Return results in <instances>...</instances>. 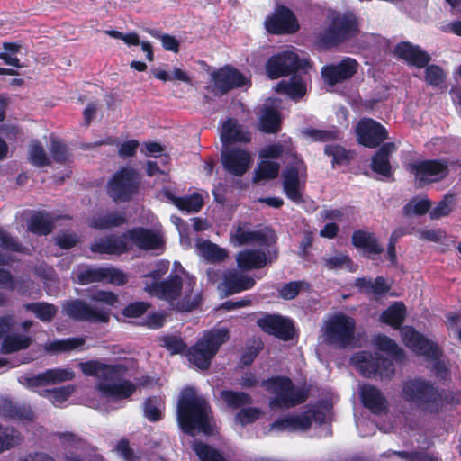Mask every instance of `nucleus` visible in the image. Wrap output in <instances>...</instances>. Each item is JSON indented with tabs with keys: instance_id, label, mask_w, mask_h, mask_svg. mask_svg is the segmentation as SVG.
<instances>
[{
	"instance_id": "6",
	"label": "nucleus",
	"mask_w": 461,
	"mask_h": 461,
	"mask_svg": "<svg viewBox=\"0 0 461 461\" xmlns=\"http://www.w3.org/2000/svg\"><path fill=\"white\" fill-rule=\"evenodd\" d=\"M401 397L417 408L430 412L437 411L442 404L438 391L428 381L420 378L404 381Z\"/></svg>"
},
{
	"instance_id": "46",
	"label": "nucleus",
	"mask_w": 461,
	"mask_h": 461,
	"mask_svg": "<svg viewBox=\"0 0 461 461\" xmlns=\"http://www.w3.org/2000/svg\"><path fill=\"white\" fill-rule=\"evenodd\" d=\"M406 317V307L401 302H396L384 311L380 321L393 328H399Z\"/></svg>"
},
{
	"instance_id": "19",
	"label": "nucleus",
	"mask_w": 461,
	"mask_h": 461,
	"mask_svg": "<svg viewBox=\"0 0 461 461\" xmlns=\"http://www.w3.org/2000/svg\"><path fill=\"white\" fill-rule=\"evenodd\" d=\"M276 239V233L270 228L251 230L246 224L238 226L230 236L231 242L236 246L257 244L264 249L275 243Z\"/></svg>"
},
{
	"instance_id": "14",
	"label": "nucleus",
	"mask_w": 461,
	"mask_h": 461,
	"mask_svg": "<svg viewBox=\"0 0 461 461\" xmlns=\"http://www.w3.org/2000/svg\"><path fill=\"white\" fill-rule=\"evenodd\" d=\"M64 449L65 461H102L96 450L78 436L71 432L57 434Z\"/></svg>"
},
{
	"instance_id": "20",
	"label": "nucleus",
	"mask_w": 461,
	"mask_h": 461,
	"mask_svg": "<svg viewBox=\"0 0 461 461\" xmlns=\"http://www.w3.org/2000/svg\"><path fill=\"white\" fill-rule=\"evenodd\" d=\"M210 76L213 83V91L220 95L226 94L233 88L247 86L249 83L248 78L244 75L230 66L214 70Z\"/></svg>"
},
{
	"instance_id": "61",
	"label": "nucleus",
	"mask_w": 461,
	"mask_h": 461,
	"mask_svg": "<svg viewBox=\"0 0 461 461\" xmlns=\"http://www.w3.org/2000/svg\"><path fill=\"white\" fill-rule=\"evenodd\" d=\"M89 299L96 303H101L105 306H113L118 302V297L115 294L104 290H92L88 294Z\"/></svg>"
},
{
	"instance_id": "2",
	"label": "nucleus",
	"mask_w": 461,
	"mask_h": 461,
	"mask_svg": "<svg viewBox=\"0 0 461 461\" xmlns=\"http://www.w3.org/2000/svg\"><path fill=\"white\" fill-rule=\"evenodd\" d=\"M267 157H285V166L282 172L283 191L294 203L303 202V193L307 181V166L296 152L290 138L267 146Z\"/></svg>"
},
{
	"instance_id": "31",
	"label": "nucleus",
	"mask_w": 461,
	"mask_h": 461,
	"mask_svg": "<svg viewBox=\"0 0 461 461\" xmlns=\"http://www.w3.org/2000/svg\"><path fill=\"white\" fill-rule=\"evenodd\" d=\"M394 52L399 58L418 68L425 67L430 60L428 53L409 42L399 43Z\"/></svg>"
},
{
	"instance_id": "48",
	"label": "nucleus",
	"mask_w": 461,
	"mask_h": 461,
	"mask_svg": "<svg viewBox=\"0 0 461 461\" xmlns=\"http://www.w3.org/2000/svg\"><path fill=\"white\" fill-rule=\"evenodd\" d=\"M23 439L22 434L14 428L0 425V453L19 446Z\"/></svg>"
},
{
	"instance_id": "29",
	"label": "nucleus",
	"mask_w": 461,
	"mask_h": 461,
	"mask_svg": "<svg viewBox=\"0 0 461 461\" xmlns=\"http://www.w3.org/2000/svg\"><path fill=\"white\" fill-rule=\"evenodd\" d=\"M360 398L363 405L373 413L380 414L387 408V401L382 392L371 384L360 387Z\"/></svg>"
},
{
	"instance_id": "58",
	"label": "nucleus",
	"mask_w": 461,
	"mask_h": 461,
	"mask_svg": "<svg viewBox=\"0 0 461 461\" xmlns=\"http://www.w3.org/2000/svg\"><path fill=\"white\" fill-rule=\"evenodd\" d=\"M29 160L36 167H44L49 164L45 149L37 140L32 141L30 145Z\"/></svg>"
},
{
	"instance_id": "34",
	"label": "nucleus",
	"mask_w": 461,
	"mask_h": 461,
	"mask_svg": "<svg viewBox=\"0 0 461 461\" xmlns=\"http://www.w3.org/2000/svg\"><path fill=\"white\" fill-rule=\"evenodd\" d=\"M396 150V146L393 142L384 144L374 155L371 167L374 172L384 176H390L392 167L389 157Z\"/></svg>"
},
{
	"instance_id": "40",
	"label": "nucleus",
	"mask_w": 461,
	"mask_h": 461,
	"mask_svg": "<svg viewBox=\"0 0 461 461\" xmlns=\"http://www.w3.org/2000/svg\"><path fill=\"white\" fill-rule=\"evenodd\" d=\"M0 414L21 422L32 421L34 414L29 407L15 406L10 400H0Z\"/></svg>"
},
{
	"instance_id": "63",
	"label": "nucleus",
	"mask_w": 461,
	"mask_h": 461,
	"mask_svg": "<svg viewBox=\"0 0 461 461\" xmlns=\"http://www.w3.org/2000/svg\"><path fill=\"white\" fill-rule=\"evenodd\" d=\"M324 151L326 155L332 157L333 165H341L349 159V153L339 145H327Z\"/></svg>"
},
{
	"instance_id": "24",
	"label": "nucleus",
	"mask_w": 461,
	"mask_h": 461,
	"mask_svg": "<svg viewBox=\"0 0 461 461\" xmlns=\"http://www.w3.org/2000/svg\"><path fill=\"white\" fill-rule=\"evenodd\" d=\"M356 133L360 144L375 148L387 138V131L379 122L372 119H362L358 122Z\"/></svg>"
},
{
	"instance_id": "10",
	"label": "nucleus",
	"mask_w": 461,
	"mask_h": 461,
	"mask_svg": "<svg viewBox=\"0 0 461 461\" xmlns=\"http://www.w3.org/2000/svg\"><path fill=\"white\" fill-rule=\"evenodd\" d=\"M228 339L229 332L226 329H213L204 332L196 344L189 349V361L199 369H207L220 346Z\"/></svg>"
},
{
	"instance_id": "15",
	"label": "nucleus",
	"mask_w": 461,
	"mask_h": 461,
	"mask_svg": "<svg viewBox=\"0 0 461 461\" xmlns=\"http://www.w3.org/2000/svg\"><path fill=\"white\" fill-rule=\"evenodd\" d=\"M351 361L357 369L365 377L380 375L381 378H389L394 373V366L390 359L383 358L378 354L372 355L362 351L355 354Z\"/></svg>"
},
{
	"instance_id": "5",
	"label": "nucleus",
	"mask_w": 461,
	"mask_h": 461,
	"mask_svg": "<svg viewBox=\"0 0 461 461\" xmlns=\"http://www.w3.org/2000/svg\"><path fill=\"white\" fill-rule=\"evenodd\" d=\"M262 386L272 394L269 400V408L275 412L294 408L307 399L305 389L295 385L286 376H273L264 380Z\"/></svg>"
},
{
	"instance_id": "33",
	"label": "nucleus",
	"mask_w": 461,
	"mask_h": 461,
	"mask_svg": "<svg viewBox=\"0 0 461 461\" xmlns=\"http://www.w3.org/2000/svg\"><path fill=\"white\" fill-rule=\"evenodd\" d=\"M86 339L85 337L67 338L57 339L44 344L43 348L46 352L51 354H60L71 351H83L86 349Z\"/></svg>"
},
{
	"instance_id": "45",
	"label": "nucleus",
	"mask_w": 461,
	"mask_h": 461,
	"mask_svg": "<svg viewBox=\"0 0 461 461\" xmlns=\"http://www.w3.org/2000/svg\"><path fill=\"white\" fill-rule=\"evenodd\" d=\"M195 251L200 257L210 262L221 261L227 256L223 249L209 240H197Z\"/></svg>"
},
{
	"instance_id": "54",
	"label": "nucleus",
	"mask_w": 461,
	"mask_h": 461,
	"mask_svg": "<svg viewBox=\"0 0 461 461\" xmlns=\"http://www.w3.org/2000/svg\"><path fill=\"white\" fill-rule=\"evenodd\" d=\"M303 137L313 141H328L336 140L339 137V131L335 127L330 130H320L313 128H305L301 131Z\"/></svg>"
},
{
	"instance_id": "8",
	"label": "nucleus",
	"mask_w": 461,
	"mask_h": 461,
	"mask_svg": "<svg viewBox=\"0 0 461 461\" xmlns=\"http://www.w3.org/2000/svg\"><path fill=\"white\" fill-rule=\"evenodd\" d=\"M327 23L318 36L319 42L325 47L336 45L358 31L357 18L352 13L339 14L329 10Z\"/></svg>"
},
{
	"instance_id": "38",
	"label": "nucleus",
	"mask_w": 461,
	"mask_h": 461,
	"mask_svg": "<svg viewBox=\"0 0 461 461\" xmlns=\"http://www.w3.org/2000/svg\"><path fill=\"white\" fill-rule=\"evenodd\" d=\"M164 195L179 210L189 213L199 212L203 205V197L197 193H194L188 196L177 197L170 191L166 190Z\"/></svg>"
},
{
	"instance_id": "56",
	"label": "nucleus",
	"mask_w": 461,
	"mask_h": 461,
	"mask_svg": "<svg viewBox=\"0 0 461 461\" xmlns=\"http://www.w3.org/2000/svg\"><path fill=\"white\" fill-rule=\"evenodd\" d=\"M145 32L150 36L160 40L163 48L167 51L177 53L179 51V41L173 35L162 33L158 29L146 28Z\"/></svg>"
},
{
	"instance_id": "47",
	"label": "nucleus",
	"mask_w": 461,
	"mask_h": 461,
	"mask_svg": "<svg viewBox=\"0 0 461 461\" xmlns=\"http://www.w3.org/2000/svg\"><path fill=\"white\" fill-rule=\"evenodd\" d=\"M23 308L43 322L51 321L58 312L55 305L45 302L26 303Z\"/></svg>"
},
{
	"instance_id": "52",
	"label": "nucleus",
	"mask_w": 461,
	"mask_h": 461,
	"mask_svg": "<svg viewBox=\"0 0 461 461\" xmlns=\"http://www.w3.org/2000/svg\"><path fill=\"white\" fill-rule=\"evenodd\" d=\"M192 447L200 461H226L218 450L207 444L194 440Z\"/></svg>"
},
{
	"instance_id": "18",
	"label": "nucleus",
	"mask_w": 461,
	"mask_h": 461,
	"mask_svg": "<svg viewBox=\"0 0 461 461\" xmlns=\"http://www.w3.org/2000/svg\"><path fill=\"white\" fill-rule=\"evenodd\" d=\"M65 313L81 321L105 323L110 318V310L105 306H91L82 300H72L63 305Z\"/></svg>"
},
{
	"instance_id": "7",
	"label": "nucleus",
	"mask_w": 461,
	"mask_h": 461,
	"mask_svg": "<svg viewBox=\"0 0 461 461\" xmlns=\"http://www.w3.org/2000/svg\"><path fill=\"white\" fill-rule=\"evenodd\" d=\"M401 335L406 347L416 354L423 356L428 360L434 362L433 370L438 378H447V368L445 363L439 360L441 351L435 342L429 340L411 326L402 327Z\"/></svg>"
},
{
	"instance_id": "43",
	"label": "nucleus",
	"mask_w": 461,
	"mask_h": 461,
	"mask_svg": "<svg viewBox=\"0 0 461 461\" xmlns=\"http://www.w3.org/2000/svg\"><path fill=\"white\" fill-rule=\"evenodd\" d=\"M354 246L363 249L368 255H378L383 248L378 244L374 234L363 230L355 231L352 236Z\"/></svg>"
},
{
	"instance_id": "4",
	"label": "nucleus",
	"mask_w": 461,
	"mask_h": 461,
	"mask_svg": "<svg viewBox=\"0 0 461 461\" xmlns=\"http://www.w3.org/2000/svg\"><path fill=\"white\" fill-rule=\"evenodd\" d=\"M212 411L206 400L196 395L193 388H185L177 405V420L182 429L194 436L197 432L210 435L213 431Z\"/></svg>"
},
{
	"instance_id": "25",
	"label": "nucleus",
	"mask_w": 461,
	"mask_h": 461,
	"mask_svg": "<svg viewBox=\"0 0 461 461\" xmlns=\"http://www.w3.org/2000/svg\"><path fill=\"white\" fill-rule=\"evenodd\" d=\"M358 64L351 58H345L338 64H330L321 68V77L324 82L334 86L351 78L357 71Z\"/></svg>"
},
{
	"instance_id": "26",
	"label": "nucleus",
	"mask_w": 461,
	"mask_h": 461,
	"mask_svg": "<svg viewBox=\"0 0 461 461\" xmlns=\"http://www.w3.org/2000/svg\"><path fill=\"white\" fill-rule=\"evenodd\" d=\"M251 156L243 149H229L221 152V162L224 169L236 176L244 175L251 166Z\"/></svg>"
},
{
	"instance_id": "55",
	"label": "nucleus",
	"mask_w": 461,
	"mask_h": 461,
	"mask_svg": "<svg viewBox=\"0 0 461 461\" xmlns=\"http://www.w3.org/2000/svg\"><path fill=\"white\" fill-rule=\"evenodd\" d=\"M164 402L160 397H151L146 400L143 406L144 416L150 421H157L162 418Z\"/></svg>"
},
{
	"instance_id": "1",
	"label": "nucleus",
	"mask_w": 461,
	"mask_h": 461,
	"mask_svg": "<svg viewBox=\"0 0 461 461\" xmlns=\"http://www.w3.org/2000/svg\"><path fill=\"white\" fill-rule=\"evenodd\" d=\"M179 270L164 280L159 279L168 271V261H158L155 269L143 276L144 289L152 296L165 300L176 310L191 312L202 303V290L196 287V278L186 272L179 263Z\"/></svg>"
},
{
	"instance_id": "37",
	"label": "nucleus",
	"mask_w": 461,
	"mask_h": 461,
	"mask_svg": "<svg viewBox=\"0 0 461 461\" xmlns=\"http://www.w3.org/2000/svg\"><path fill=\"white\" fill-rule=\"evenodd\" d=\"M267 149L265 147L259 153V157L261 161L255 170L254 180L256 182L260 180H267L276 178L278 176L280 170V165L273 161V159L283 158L285 159V157H267L264 156V151Z\"/></svg>"
},
{
	"instance_id": "49",
	"label": "nucleus",
	"mask_w": 461,
	"mask_h": 461,
	"mask_svg": "<svg viewBox=\"0 0 461 461\" xmlns=\"http://www.w3.org/2000/svg\"><path fill=\"white\" fill-rule=\"evenodd\" d=\"M28 229L33 233L47 235L52 230V221L48 213L38 212L31 217Z\"/></svg>"
},
{
	"instance_id": "36",
	"label": "nucleus",
	"mask_w": 461,
	"mask_h": 461,
	"mask_svg": "<svg viewBox=\"0 0 461 461\" xmlns=\"http://www.w3.org/2000/svg\"><path fill=\"white\" fill-rule=\"evenodd\" d=\"M221 140L226 148L231 142H247L250 137L249 133L244 131L236 120L229 119L221 126Z\"/></svg>"
},
{
	"instance_id": "57",
	"label": "nucleus",
	"mask_w": 461,
	"mask_h": 461,
	"mask_svg": "<svg viewBox=\"0 0 461 461\" xmlns=\"http://www.w3.org/2000/svg\"><path fill=\"white\" fill-rule=\"evenodd\" d=\"M221 398L232 408H238L251 403L250 396L245 393L223 391L221 392Z\"/></svg>"
},
{
	"instance_id": "50",
	"label": "nucleus",
	"mask_w": 461,
	"mask_h": 461,
	"mask_svg": "<svg viewBox=\"0 0 461 461\" xmlns=\"http://www.w3.org/2000/svg\"><path fill=\"white\" fill-rule=\"evenodd\" d=\"M73 392L74 386L67 385L54 390H43L40 394L47 398L54 406L61 407L62 404L68 401Z\"/></svg>"
},
{
	"instance_id": "60",
	"label": "nucleus",
	"mask_w": 461,
	"mask_h": 461,
	"mask_svg": "<svg viewBox=\"0 0 461 461\" xmlns=\"http://www.w3.org/2000/svg\"><path fill=\"white\" fill-rule=\"evenodd\" d=\"M310 285L304 281L290 282L280 290V295L285 300L294 299L301 291H308Z\"/></svg>"
},
{
	"instance_id": "21",
	"label": "nucleus",
	"mask_w": 461,
	"mask_h": 461,
	"mask_svg": "<svg viewBox=\"0 0 461 461\" xmlns=\"http://www.w3.org/2000/svg\"><path fill=\"white\" fill-rule=\"evenodd\" d=\"M75 375L70 368H53L48 369L38 375H23L18 378L21 384L34 388L45 386L49 384H56L66 381L72 380Z\"/></svg>"
},
{
	"instance_id": "59",
	"label": "nucleus",
	"mask_w": 461,
	"mask_h": 461,
	"mask_svg": "<svg viewBox=\"0 0 461 461\" xmlns=\"http://www.w3.org/2000/svg\"><path fill=\"white\" fill-rule=\"evenodd\" d=\"M455 203V196L452 194H447L442 201L430 212L431 219H439L448 215Z\"/></svg>"
},
{
	"instance_id": "35",
	"label": "nucleus",
	"mask_w": 461,
	"mask_h": 461,
	"mask_svg": "<svg viewBox=\"0 0 461 461\" xmlns=\"http://www.w3.org/2000/svg\"><path fill=\"white\" fill-rule=\"evenodd\" d=\"M126 223V215L122 212H101L93 215L89 225L95 229H112Z\"/></svg>"
},
{
	"instance_id": "27",
	"label": "nucleus",
	"mask_w": 461,
	"mask_h": 461,
	"mask_svg": "<svg viewBox=\"0 0 461 461\" xmlns=\"http://www.w3.org/2000/svg\"><path fill=\"white\" fill-rule=\"evenodd\" d=\"M258 325L267 333L284 340L292 339L294 326L289 319L278 315H268L258 321Z\"/></svg>"
},
{
	"instance_id": "32",
	"label": "nucleus",
	"mask_w": 461,
	"mask_h": 461,
	"mask_svg": "<svg viewBox=\"0 0 461 461\" xmlns=\"http://www.w3.org/2000/svg\"><path fill=\"white\" fill-rule=\"evenodd\" d=\"M255 281L249 276L239 270H229L223 274V282L225 290L229 294L240 293L253 287Z\"/></svg>"
},
{
	"instance_id": "62",
	"label": "nucleus",
	"mask_w": 461,
	"mask_h": 461,
	"mask_svg": "<svg viewBox=\"0 0 461 461\" xmlns=\"http://www.w3.org/2000/svg\"><path fill=\"white\" fill-rule=\"evenodd\" d=\"M430 208V202L426 198H416L408 203L403 210L406 214L422 215Z\"/></svg>"
},
{
	"instance_id": "23",
	"label": "nucleus",
	"mask_w": 461,
	"mask_h": 461,
	"mask_svg": "<svg viewBox=\"0 0 461 461\" xmlns=\"http://www.w3.org/2000/svg\"><path fill=\"white\" fill-rule=\"evenodd\" d=\"M125 237L130 246L142 250L162 249L164 240L161 234L154 230L136 227L125 231Z\"/></svg>"
},
{
	"instance_id": "30",
	"label": "nucleus",
	"mask_w": 461,
	"mask_h": 461,
	"mask_svg": "<svg viewBox=\"0 0 461 461\" xmlns=\"http://www.w3.org/2000/svg\"><path fill=\"white\" fill-rule=\"evenodd\" d=\"M236 261L240 269L250 270L264 267L268 259L263 249H246L237 254Z\"/></svg>"
},
{
	"instance_id": "13",
	"label": "nucleus",
	"mask_w": 461,
	"mask_h": 461,
	"mask_svg": "<svg viewBox=\"0 0 461 461\" xmlns=\"http://www.w3.org/2000/svg\"><path fill=\"white\" fill-rule=\"evenodd\" d=\"M74 275L75 282L82 285L95 282L122 285L128 281L127 276L122 270L113 267L78 266Z\"/></svg>"
},
{
	"instance_id": "64",
	"label": "nucleus",
	"mask_w": 461,
	"mask_h": 461,
	"mask_svg": "<svg viewBox=\"0 0 461 461\" xmlns=\"http://www.w3.org/2000/svg\"><path fill=\"white\" fill-rule=\"evenodd\" d=\"M445 77L443 69L438 66L431 65L426 68V81L431 86H439L444 82Z\"/></svg>"
},
{
	"instance_id": "12",
	"label": "nucleus",
	"mask_w": 461,
	"mask_h": 461,
	"mask_svg": "<svg viewBox=\"0 0 461 461\" xmlns=\"http://www.w3.org/2000/svg\"><path fill=\"white\" fill-rule=\"evenodd\" d=\"M138 174L131 167H122L107 185L108 195L116 203L127 202L137 193Z\"/></svg>"
},
{
	"instance_id": "9",
	"label": "nucleus",
	"mask_w": 461,
	"mask_h": 461,
	"mask_svg": "<svg viewBox=\"0 0 461 461\" xmlns=\"http://www.w3.org/2000/svg\"><path fill=\"white\" fill-rule=\"evenodd\" d=\"M356 321L354 318L339 312L324 320L321 328L323 341L339 348L351 346L355 340Z\"/></svg>"
},
{
	"instance_id": "3",
	"label": "nucleus",
	"mask_w": 461,
	"mask_h": 461,
	"mask_svg": "<svg viewBox=\"0 0 461 461\" xmlns=\"http://www.w3.org/2000/svg\"><path fill=\"white\" fill-rule=\"evenodd\" d=\"M80 368L86 375L98 378L97 389L102 399L108 402L126 399L136 390L133 383L122 378L126 372L123 365H106L92 360L81 363Z\"/></svg>"
},
{
	"instance_id": "42",
	"label": "nucleus",
	"mask_w": 461,
	"mask_h": 461,
	"mask_svg": "<svg viewBox=\"0 0 461 461\" xmlns=\"http://www.w3.org/2000/svg\"><path fill=\"white\" fill-rule=\"evenodd\" d=\"M32 338L26 334L13 332L4 338L1 345V352L3 354H10L26 349L32 344Z\"/></svg>"
},
{
	"instance_id": "16",
	"label": "nucleus",
	"mask_w": 461,
	"mask_h": 461,
	"mask_svg": "<svg viewBox=\"0 0 461 461\" xmlns=\"http://www.w3.org/2000/svg\"><path fill=\"white\" fill-rule=\"evenodd\" d=\"M326 415L323 411L316 409H309L296 415H288L276 420L270 429L277 432L305 431L310 429L312 421L321 424Z\"/></svg>"
},
{
	"instance_id": "17",
	"label": "nucleus",
	"mask_w": 461,
	"mask_h": 461,
	"mask_svg": "<svg viewBox=\"0 0 461 461\" xmlns=\"http://www.w3.org/2000/svg\"><path fill=\"white\" fill-rule=\"evenodd\" d=\"M310 67L308 60H300L297 54L292 50H285L272 56L266 64V72L269 78L276 79L296 69H306Z\"/></svg>"
},
{
	"instance_id": "53",
	"label": "nucleus",
	"mask_w": 461,
	"mask_h": 461,
	"mask_svg": "<svg viewBox=\"0 0 461 461\" xmlns=\"http://www.w3.org/2000/svg\"><path fill=\"white\" fill-rule=\"evenodd\" d=\"M323 260L325 267L330 270L347 269L349 272L357 270V266L353 264L351 259L347 255L341 253L324 258Z\"/></svg>"
},
{
	"instance_id": "41",
	"label": "nucleus",
	"mask_w": 461,
	"mask_h": 461,
	"mask_svg": "<svg viewBox=\"0 0 461 461\" xmlns=\"http://www.w3.org/2000/svg\"><path fill=\"white\" fill-rule=\"evenodd\" d=\"M355 285L361 292L373 294L375 299L385 294L391 288V285L382 276H378L375 279L357 278L355 281Z\"/></svg>"
},
{
	"instance_id": "51",
	"label": "nucleus",
	"mask_w": 461,
	"mask_h": 461,
	"mask_svg": "<svg viewBox=\"0 0 461 461\" xmlns=\"http://www.w3.org/2000/svg\"><path fill=\"white\" fill-rule=\"evenodd\" d=\"M374 344L379 350L386 352L396 359H401L403 357V350L395 343L394 340L387 336H376L374 339Z\"/></svg>"
},
{
	"instance_id": "39",
	"label": "nucleus",
	"mask_w": 461,
	"mask_h": 461,
	"mask_svg": "<svg viewBox=\"0 0 461 461\" xmlns=\"http://www.w3.org/2000/svg\"><path fill=\"white\" fill-rule=\"evenodd\" d=\"M276 91L285 94L294 99L301 98L306 93V80L301 76L294 75L288 80H282L277 83Z\"/></svg>"
},
{
	"instance_id": "11",
	"label": "nucleus",
	"mask_w": 461,
	"mask_h": 461,
	"mask_svg": "<svg viewBox=\"0 0 461 461\" xmlns=\"http://www.w3.org/2000/svg\"><path fill=\"white\" fill-rule=\"evenodd\" d=\"M408 169L419 188L439 182L449 173L447 162L441 159L413 161L408 165Z\"/></svg>"
},
{
	"instance_id": "22",
	"label": "nucleus",
	"mask_w": 461,
	"mask_h": 461,
	"mask_svg": "<svg viewBox=\"0 0 461 461\" xmlns=\"http://www.w3.org/2000/svg\"><path fill=\"white\" fill-rule=\"evenodd\" d=\"M266 30L273 34L293 33L299 29L293 12L285 6H278L264 22Z\"/></svg>"
},
{
	"instance_id": "28",
	"label": "nucleus",
	"mask_w": 461,
	"mask_h": 461,
	"mask_svg": "<svg viewBox=\"0 0 461 461\" xmlns=\"http://www.w3.org/2000/svg\"><path fill=\"white\" fill-rule=\"evenodd\" d=\"M129 249L125 232L121 236L109 235L96 239L91 245V250L100 254L121 255Z\"/></svg>"
},
{
	"instance_id": "44",
	"label": "nucleus",
	"mask_w": 461,
	"mask_h": 461,
	"mask_svg": "<svg viewBox=\"0 0 461 461\" xmlns=\"http://www.w3.org/2000/svg\"><path fill=\"white\" fill-rule=\"evenodd\" d=\"M280 123V115L276 108L265 104L259 118L260 130L264 132L274 133L279 130Z\"/></svg>"
}]
</instances>
